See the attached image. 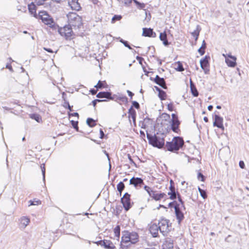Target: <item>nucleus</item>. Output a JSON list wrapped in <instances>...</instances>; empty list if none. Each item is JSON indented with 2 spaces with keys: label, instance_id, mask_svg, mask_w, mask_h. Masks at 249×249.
<instances>
[{
  "label": "nucleus",
  "instance_id": "nucleus-51",
  "mask_svg": "<svg viewBox=\"0 0 249 249\" xmlns=\"http://www.w3.org/2000/svg\"><path fill=\"white\" fill-rule=\"evenodd\" d=\"M132 105H133V107H134L136 108H137V109L140 108V105L137 102H136V101L132 102Z\"/></svg>",
  "mask_w": 249,
  "mask_h": 249
},
{
  "label": "nucleus",
  "instance_id": "nucleus-6",
  "mask_svg": "<svg viewBox=\"0 0 249 249\" xmlns=\"http://www.w3.org/2000/svg\"><path fill=\"white\" fill-rule=\"evenodd\" d=\"M60 35L65 38L67 40H71L74 38V33L73 32L71 27L69 25L64 26L57 29Z\"/></svg>",
  "mask_w": 249,
  "mask_h": 249
},
{
  "label": "nucleus",
  "instance_id": "nucleus-60",
  "mask_svg": "<svg viewBox=\"0 0 249 249\" xmlns=\"http://www.w3.org/2000/svg\"><path fill=\"white\" fill-rule=\"evenodd\" d=\"M127 92L128 93V95L132 98L134 95V94L131 91L128 90L127 91Z\"/></svg>",
  "mask_w": 249,
  "mask_h": 249
},
{
  "label": "nucleus",
  "instance_id": "nucleus-18",
  "mask_svg": "<svg viewBox=\"0 0 249 249\" xmlns=\"http://www.w3.org/2000/svg\"><path fill=\"white\" fill-rule=\"evenodd\" d=\"M153 81L157 85L160 86L164 89H167V87L165 81L163 78L160 77L159 75H156Z\"/></svg>",
  "mask_w": 249,
  "mask_h": 249
},
{
  "label": "nucleus",
  "instance_id": "nucleus-26",
  "mask_svg": "<svg viewBox=\"0 0 249 249\" xmlns=\"http://www.w3.org/2000/svg\"><path fill=\"white\" fill-rule=\"evenodd\" d=\"M170 191L168 193L169 196V198L171 200H174L177 198L178 192L176 191L175 187H169Z\"/></svg>",
  "mask_w": 249,
  "mask_h": 249
},
{
  "label": "nucleus",
  "instance_id": "nucleus-24",
  "mask_svg": "<svg viewBox=\"0 0 249 249\" xmlns=\"http://www.w3.org/2000/svg\"><path fill=\"white\" fill-rule=\"evenodd\" d=\"M159 37L164 46H167L170 44V43L167 40V34L166 31L160 33Z\"/></svg>",
  "mask_w": 249,
  "mask_h": 249
},
{
  "label": "nucleus",
  "instance_id": "nucleus-43",
  "mask_svg": "<svg viewBox=\"0 0 249 249\" xmlns=\"http://www.w3.org/2000/svg\"><path fill=\"white\" fill-rule=\"evenodd\" d=\"M122 18L121 15H114L111 19V23H115L117 21H120Z\"/></svg>",
  "mask_w": 249,
  "mask_h": 249
},
{
  "label": "nucleus",
  "instance_id": "nucleus-29",
  "mask_svg": "<svg viewBox=\"0 0 249 249\" xmlns=\"http://www.w3.org/2000/svg\"><path fill=\"white\" fill-rule=\"evenodd\" d=\"M94 87L99 90V89L107 88L108 85L106 81L99 80Z\"/></svg>",
  "mask_w": 249,
  "mask_h": 249
},
{
  "label": "nucleus",
  "instance_id": "nucleus-56",
  "mask_svg": "<svg viewBox=\"0 0 249 249\" xmlns=\"http://www.w3.org/2000/svg\"><path fill=\"white\" fill-rule=\"evenodd\" d=\"M98 90V89H91L90 90V92L92 95H95L97 93Z\"/></svg>",
  "mask_w": 249,
  "mask_h": 249
},
{
  "label": "nucleus",
  "instance_id": "nucleus-16",
  "mask_svg": "<svg viewBox=\"0 0 249 249\" xmlns=\"http://www.w3.org/2000/svg\"><path fill=\"white\" fill-rule=\"evenodd\" d=\"M136 59L139 61L140 64L141 65L142 69L145 73V74L146 76H148L149 73V69L148 68V65L145 61L144 58L142 57L137 56L136 57Z\"/></svg>",
  "mask_w": 249,
  "mask_h": 249
},
{
  "label": "nucleus",
  "instance_id": "nucleus-41",
  "mask_svg": "<svg viewBox=\"0 0 249 249\" xmlns=\"http://www.w3.org/2000/svg\"><path fill=\"white\" fill-rule=\"evenodd\" d=\"M167 108L169 111H173L175 110V107L174 103L171 102L167 104Z\"/></svg>",
  "mask_w": 249,
  "mask_h": 249
},
{
  "label": "nucleus",
  "instance_id": "nucleus-37",
  "mask_svg": "<svg viewBox=\"0 0 249 249\" xmlns=\"http://www.w3.org/2000/svg\"><path fill=\"white\" fill-rule=\"evenodd\" d=\"M29 206L39 205L41 204V201L37 198H34L33 200L29 201Z\"/></svg>",
  "mask_w": 249,
  "mask_h": 249
},
{
  "label": "nucleus",
  "instance_id": "nucleus-39",
  "mask_svg": "<svg viewBox=\"0 0 249 249\" xmlns=\"http://www.w3.org/2000/svg\"><path fill=\"white\" fill-rule=\"evenodd\" d=\"M30 118L35 120L37 122L39 123L41 121V117L40 116L37 114H32L30 115Z\"/></svg>",
  "mask_w": 249,
  "mask_h": 249
},
{
  "label": "nucleus",
  "instance_id": "nucleus-62",
  "mask_svg": "<svg viewBox=\"0 0 249 249\" xmlns=\"http://www.w3.org/2000/svg\"><path fill=\"white\" fill-rule=\"evenodd\" d=\"M170 187H175L174 182L172 179L170 180Z\"/></svg>",
  "mask_w": 249,
  "mask_h": 249
},
{
  "label": "nucleus",
  "instance_id": "nucleus-45",
  "mask_svg": "<svg viewBox=\"0 0 249 249\" xmlns=\"http://www.w3.org/2000/svg\"><path fill=\"white\" fill-rule=\"evenodd\" d=\"M177 197H178V201H179L180 203V206L183 207L185 209V206L184 202L181 199V196L179 193H177Z\"/></svg>",
  "mask_w": 249,
  "mask_h": 249
},
{
  "label": "nucleus",
  "instance_id": "nucleus-15",
  "mask_svg": "<svg viewBox=\"0 0 249 249\" xmlns=\"http://www.w3.org/2000/svg\"><path fill=\"white\" fill-rule=\"evenodd\" d=\"M173 203L175 205L176 215L178 221L180 222L184 218V214L180 210V208L182 207L180 206V204L177 203L176 201H174Z\"/></svg>",
  "mask_w": 249,
  "mask_h": 249
},
{
  "label": "nucleus",
  "instance_id": "nucleus-52",
  "mask_svg": "<svg viewBox=\"0 0 249 249\" xmlns=\"http://www.w3.org/2000/svg\"><path fill=\"white\" fill-rule=\"evenodd\" d=\"M103 101H106V100H99V99H96L92 101V104L94 107H95L96 105L97 102H100Z\"/></svg>",
  "mask_w": 249,
  "mask_h": 249
},
{
  "label": "nucleus",
  "instance_id": "nucleus-22",
  "mask_svg": "<svg viewBox=\"0 0 249 249\" xmlns=\"http://www.w3.org/2000/svg\"><path fill=\"white\" fill-rule=\"evenodd\" d=\"M19 225L21 228H25L30 222V219L27 216H22L19 219Z\"/></svg>",
  "mask_w": 249,
  "mask_h": 249
},
{
  "label": "nucleus",
  "instance_id": "nucleus-63",
  "mask_svg": "<svg viewBox=\"0 0 249 249\" xmlns=\"http://www.w3.org/2000/svg\"><path fill=\"white\" fill-rule=\"evenodd\" d=\"M213 108V107L212 105H210L208 107V109L209 110L211 111Z\"/></svg>",
  "mask_w": 249,
  "mask_h": 249
},
{
  "label": "nucleus",
  "instance_id": "nucleus-3",
  "mask_svg": "<svg viewBox=\"0 0 249 249\" xmlns=\"http://www.w3.org/2000/svg\"><path fill=\"white\" fill-rule=\"evenodd\" d=\"M69 25L74 29L80 28L83 26L82 18L75 12H69L67 15Z\"/></svg>",
  "mask_w": 249,
  "mask_h": 249
},
{
  "label": "nucleus",
  "instance_id": "nucleus-53",
  "mask_svg": "<svg viewBox=\"0 0 249 249\" xmlns=\"http://www.w3.org/2000/svg\"><path fill=\"white\" fill-rule=\"evenodd\" d=\"M197 178H201V180L202 181H204V176L202 175V174H201V173H198V175H197Z\"/></svg>",
  "mask_w": 249,
  "mask_h": 249
},
{
  "label": "nucleus",
  "instance_id": "nucleus-55",
  "mask_svg": "<svg viewBox=\"0 0 249 249\" xmlns=\"http://www.w3.org/2000/svg\"><path fill=\"white\" fill-rule=\"evenodd\" d=\"M127 157H128V159H129V160L131 163L135 164V163L133 161V159H132V158L129 154H127Z\"/></svg>",
  "mask_w": 249,
  "mask_h": 249
},
{
  "label": "nucleus",
  "instance_id": "nucleus-42",
  "mask_svg": "<svg viewBox=\"0 0 249 249\" xmlns=\"http://www.w3.org/2000/svg\"><path fill=\"white\" fill-rule=\"evenodd\" d=\"M198 190L201 197L204 199H206L207 198V195L206 194V192L199 187H198Z\"/></svg>",
  "mask_w": 249,
  "mask_h": 249
},
{
  "label": "nucleus",
  "instance_id": "nucleus-4",
  "mask_svg": "<svg viewBox=\"0 0 249 249\" xmlns=\"http://www.w3.org/2000/svg\"><path fill=\"white\" fill-rule=\"evenodd\" d=\"M184 141L182 138L179 137L173 138L171 142H167L165 144L166 149L171 152L178 151L182 147Z\"/></svg>",
  "mask_w": 249,
  "mask_h": 249
},
{
  "label": "nucleus",
  "instance_id": "nucleus-20",
  "mask_svg": "<svg viewBox=\"0 0 249 249\" xmlns=\"http://www.w3.org/2000/svg\"><path fill=\"white\" fill-rule=\"evenodd\" d=\"M129 183L137 187L138 186H141V185L143 184V181L141 178L133 177L130 179Z\"/></svg>",
  "mask_w": 249,
  "mask_h": 249
},
{
  "label": "nucleus",
  "instance_id": "nucleus-30",
  "mask_svg": "<svg viewBox=\"0 0 249 249\" xmlns=\"http://www.w3.org/2000/svg\"><path fill=\"white\" fill-rule=\"evenodd\" d=\"M201 31V28L199 25H197L196 29L191 33L192 36L195 38V41L196 42L198 38L200 32Z\"/></svg>",
  "mask_w": 249,
  "mask_h": 249
},
{
  "label": "nucleus",
  "instance_id": "nucleus-35",
  "mask_svg": "<svg viewBox=\"0 0 249 249\" xmlns=\"http://www.w3.org/2000/svg\"><path fill=\"white\" fill-rule=\"evenodd\" d=\"M87 123L90 127H94L96 125V121L92 118H89L87 120Z\"/></svg>",
  "mask_w": 249,
  "mask_h": 249
},
{
  "label": "nucleus",
  "instance_id": "nucleus-27",
  "mask_svg": "<svg viewBox=\"0 0 249 249\" xmlns=\"http://www.w3.org/2000/svg\"><path fill=\"white\" fill-rule=\"evenodd\" d=\"M96 97L99 98H105L111 100L113 99L111 97V93L109 92H100L97 94Z\"/></svg>",
  "mask_w": 249,
  "mask_h": 249
},
{
  "label": "nucleus",
  "instance_id": "nucleus-13",
  "mask_svg": "<svg viewBox=\"0 0 249 249\" xmlns=\"http://www.w3.org/2000/svg\"><path fill=\"white\" fill-rule=\"evenodd\" d=\"M209 59V56H205L204 58L200 61L201 68L203 70L206 74L208 73L210 71Z\"/></svg>",
  "mask_w": 249,
  "mask_h": 249
},
{
  "label": "nucleus",
  "instance_id": "nucleus-12",
  "mask_svg": "<svg viewBox=\"0 0 249 249\" xmlns=\"http://www.w3.org/2000/svg\"><path fill=\"white\" fill-rule=\"evenodd\" d=\"M121 202L126 211H127L131 207L130 195L126 193L121 198Z\"/></svg>",
  "mask_w": 249,
  "mask_h": 249
},
{
  "label": "nucleus",
  "instance_id": "nucleus-44",
  "mask_svg": "<svg viewBox=\"0 0 249 249\" xmlns=\"http://www.w3.org/2000/svg\"><path fill=\"white\" fill-rule=\"evenodd\" d=\"M43 49L50 53H56L57 52V49H56V48H55L53 47L52 48H46V47H44Z\"/></svg>",
  "mask_w": 249,
  "mask_h": 249
},
{
  "label": "nucleus",
  "instance_id": "nucleus-47",
  "mask_svg": "<svg viewBox=\"0 0 249 249\" xmlns=\"http://www.w3.org/2000/svg\"><path fill=\"white\" fill-rule=\"evenodd\" d=\"M120 41L123 43L126 47L128 48L129 49L131 50L132 48L129 45L128 42L127 41H125L122 39H121Z\"/></svg>",
  "mask_w": 249,
  "mask_h": 249
},
{
  "label": "nucleus",
  "instance_id": "nucleus-1",
  "mask_svg": "<svg viewBox=\"0 0 249 249\" xmlns=\"http://www.w3.org/2000/svg\"><path fill=\"white\" fill-rule=\"evenodd\" d=\"M139 235L137 232L124 230L122 232L120 244V249H129L132 246L137 244L139 242Z\"/></svg>",
  "mask_w": 249,
  "mask_h": 249
},
{
  "label": "nucleus",
  "instance_id": "nucleus-25",
  "mask_svg": "<svg viewBox=\"0 0 249 249\" xmlns=\"http://www.w3.org/2000/svg\"><path fill=\"white\" fill-rule=\"evenodd\" d=\"M156 89L158 91V97L160 100H165L167 98V94L165 91L161 89L158 87H156Z\"/></svg>",
  "mask_w": 249,
  "mask_h": 249
},
{
  "label": "nucleus",
  "instance_id": "nucleus-46",
  "mask_svg": "<svg viewBox=\"0 0 249 249\" xmlns=\"http://www.w3.org/2000/svg\"><path fill=\"white\" fill-rule=\"evenodd\" d=\"M63 107L65 108H68L70 111H72V107L70 105L69 102L65 101L63 104Z\"/></svg>",
  "mask_w": 249,
  "mask_h": 249
},
{
  "label": "nucleus",
  "instance_id": "nucleus-31",
  "mask_svg": "<svg viewBox=\"0 0 249 249\" xmlns=\"http://www.w3.org/2000/svg\"><path fill=\"white\" fill-rule=\"evenodd\" d=\"M206 44L205 40H203L201 47L198 50V52L201 55H203L205 53Z\"/></svg>",
  "mask_w": 249,
  "mask_h": 249
},
{
  "label": "nucleus",
  "instance_id": "nucleus-7",
  "mask_svg": "<svg viewBox=\"0 0 249 249\" xmlns=\"http://www.w3.org/2000/svg\"><path fill=\"white\" fill-rule=\"evenodd\" d=\"M144 189L147 192L149 196L155 201H160L166 196L164 193H158V191L147 185L144 187Z\"/></svg>",
  "mask_w": 249,
  "mask_h": 249
},
{
  "label": "nucleus",
  "instance_id": "nucleus-34",
  "mask_svg": "<svg viewBox=\"0 0 249 249\" xmlns=\"http://www.w3.org/2000/svg\"><path fill=\"white\" fill-rule=\"evenodd\" d=\"M176 66L175 69L178 71H182L184 70L182 63L180 61H178L175 63Z\"/></svg>",
  "mask_w": 249,
  "mask_h": 249
},
{
  "label": "nucleus",
  "instance_id": "nucleus-48",
  "mask_svg": "<svg viewBox=\"0 0 249 249\" xmlns=\"http://www.w3.org/2000/svg\"><path fill=\"white\" fill-rule=\"evenodd\" d=\"M161 117L164 118L166 120H168L170 119V116L167 113H163L161 114Z\"/></svg>",
  "mask_w": 249,
  "mask_h": 249
},
{
  "label": "nucleus",
  "instance_id": "nucleus-5",
  "mask_svg": "<svg viewBox=\"0 0 249 249\" xmlns=\"http://www.w3.org/2000/svg\"><path fill=\"white\" fill-rule=\"evenodd\" d=\"M147 139L149 143L153 146L158 148H162L164 145L165 140L164 137H160L156 135L150 136L147 135Z\"/></svg>",
  "mask_w": 249,
  "mask_h": 249
},
{
  "label": "nucleus",
  "instance_id": "nucleus-36",
  "mask_svg": "<svg viewBox=\"0 0 249 249\" xmlns=\"http://www.w3.org/2000/svg\"><path fill=\"white\" fill-rule=\"evenodd\" d=\"M125 186L123 182H120L117 185V189L118 192L120 193V195H121L122 191L124 189Z\"/></svg>",
  "mask_w": 249,
  "mask_h": 249
},
{
  "label": "nucleus",
  "instance_id": "nucleus-50",
  "mask_svg": "<svg viewBox=\"0 0 249 249\" xmlns=\"http://www.w3.org/2000/svg\"><path fill=\"white\" fill-rule=\"evenodd\" d=\"M71 124L72 125L73 127L75 128L76 129H78V122L77 121H71Z\"/></svg>",
  "mask_w": 249,
  "mask_h": 249
},
{
  "label": "nucleus",
  "instance_id": "nucleus-23",
  "mask_svg": "<svg viewBox=\"0 0 249 249\" xmlns=\"http://www.w3.org/2000/svg\"><path fill=\"white\" fill-rule=\"evenodd\" d=\"M104 247L106 249H115V246L114 244L112 243L110 240L104 239L103 245Z\"/></svg>",
  "mask_w": 249,
  "mask_h": 249
},
{
  "label": "nucleus",
  "instance_id": "nucleus-10",
  "mask_svg": "<svg viewBox=\"0 0 249 249\" xmlns=\"http://www.w3.org/2000/svg\"><path fill=\"white\" fill-rule=\"evenodd\" d=\"M148 230L153 237H157L159 236V231L160 229L158 228V220L156 219L153 220L148 224Z\"/></svg>",
  "mask_w": 249,
  "mask_h": 249
},
{
  "label": "nucleus",
  "instance_id": "nucleus-17",
  "mask_svg": "<svg viewBox=\"0 0 249 249\" xmlns=\"http://www.w3.org/2000/svg\"><path fill=\"white\" fill-rule=\"evenodd\" d=\"M78 0H68V4L72 10L78 11L81 9V6Z\"/></svg>",
  "mask_w": 249,
  "mask_h": 249
},
{
  "label": "nucleus",
  "instance_id": "nucleus-58",
  "mask_svg": "<svg viewBox=\"0 0 249 249\" xmlns=\"http://www.w3.org/2000/svg\"><path fill=\"white\" fill-rule=\"evenodd\" d=\"M41 170H42V172L43 175L44 177L45 176V165H41Z\"/></svg>",
  "mask_w": 249,
  "mask_h": 249
},
{
  "label": "nucleus",
  "instance_id": "nucleus-49",
  "mask_svg": "<svg viewBox=\"0 0 249 249\" xmlns=\"http://www.w3.org/2000/svg\"><path fill=\"white\" fill-rule=\"evenodd\" d=\"M46 0H35V2L36 3L37 5H42L44 3Z\"/></svg>",
  "mask_w": 249,
  "mask_h": 249
},
{
  "label": "nucleus",
  "instance_id": "nucleus-64",
  "mask_svg": "<svg viewBox=\"0 0 249 249\" xmlns=\"http://www.w3.org/2000/svg\"><path fill=\"white\" fill-rule=\"evenodd\" d=\"M203 120L206 123H207L209 121L208 118L207 117H204Z\"/></svg>",
  "mask_w": 249,
  "mask_h": 249
},
{
  "label": "nucleus",
  "instance_id": "nucleus-59",
  "mask_svg": "<svg viewBox=\"0 0 249 249\" xmlns=\"http://www.w3.org/2000/svg\"><path fill=\"white\" fill-rule=\"evenodd\" d=\"M103 242H104V240H100L99 241H97L96 242V244L97 245H100L101 246V247H103Z\"/></svg>",
  "mask_w": 249,
  "mask_h": 249
},
{
  "label": "nucleus",
  "instance_id": "nucleus-9",
  "mask_svg": "<svg viewBox=\"0 0 249 249\" xmlns=\"http://www.w3.org/2000/svg\"><path fill=\"white\" fill-rule=\"evenodd\" d=\"M159 225L158 228L160 231L163 234L167 233L169 231V220L165 218H161L160 220H158Z\"/></svg>",
  "mask_w": 249,
  "mask_h": 249
},
{
  "label": "nucleus",
  "instance_id": "nucleus-61",
  "mask_svg": "<svg viewBox=\"0 0 249 249\" xmlns=\"http://www.w3.org/2000/svg\"><path fill=\"white\" fill-rule=\"evenodd\" d=\"M120 100H121L123 102H127V98L126 97H123L120 98Z\"/></svg>",
  "mask_w": 249,
  "mask_h": 249
},
{
  "label": "nucleus",
  "instance_id": "nucleus-38",
  "mask_svg": "<svg viewBox=\"0 0 249 249\" xmlns=\"http://www.w3.org/2000/svg\"><path fill=\"white\" fill-rule=\"evenodd\" d=\"M133 2L136 5L138 8L143 9L145 7V4L143 3H141L137 0H133Z\"/></svg>",
  "mask_w": 249,
  "mask_h": 249
},
{
  "label": "nucleus",
  "instance_id": "nucleus-11",
  "mask_svg": "<svg viewBox=\"0 0 249 249\" xmlns=\"http://www.w3.org/2000/svg\"><path fill=\"white\" fill-rule=\"evenodd\" d=\"M225 58V62L227 65L230 67H235L236 65V57L231 55V53L223 54Z\"/></svg>",
  "mask_w": 249,
  "mask_h": 249
},
{
  "label": "nucleus",
  "instance_id": "nucleus-33",
  "mask_svg": "<svg viewBox=\"0 0 249 249\" xmlns=\"http://www.w3.org/2000/svg\"><path fill=\"white\" fill-rule=\"evenodd\" d=\"M129 117H131L134 120H135L136 112L133 109V107H131L128 110Z\"/></svg>",
  "mask_w": 249,
  "mask_h": 249
},
{
  "label": "nucleus",
  "instance_id": "nucleus-32",
  "mask_svg": "<svg viewBox=\"0 0 249 249\" xmlns=\"http://www.w3.org/2000/svg\"><path fill=\"white\" fill-rule=\"evenodd\" d=\"M120 231L121 228L119 225L116 226L114 229H113V232L115 235V236L117 238V240H119L120 236Z\"/></svg>",
  "mask_w": 249,
  "mask_h": 249
},
{
  "label": "nucleus",
  "instance_id": "nucleus-14",
  "mask_svg": "<svg viewBox=\"0 0 249 249\" xmlns=\"http://www.w3.org/2000/svg\"><path fill=\"white\" fill-rule=\"evenodd\" d=\"M213 125L216 126L218 128L220 129L222 131L224 130V126L223 125V119L222 117L219 116L218 115H215L214 116V121L213 123Z\"/></svg>",
  "mask_w": 249,
  "mask_h": 249
},
{
  "label": "nucleus",
  "instance_id": "nucleus-54",
  "mask_svg": "<svg viewBox=\"0 0 249 249\" xmlns=\"http://www.w3.org/2000/svg\"><path fill=\"white\" fill-rule=\"evenodd\" d=\"M239 165L240 168L242 169H244L245 168L244 162L242 160L239 161Z\"/></svg>",
  "mask_w": 249,
  "mask_h": 249
},
{
  "label": "nucleus",
  "instance_id": "nucleus-21",
  "mask_svg": "<svg viewBox=\"0 0 249 249\" xmlns=\"http://www.w3.org/2000/svg\"><path fill=\"white\" fill-rule=\"evenodd\" d=\"M28 9L30 14L35 18H37L38 14L36 13V7L34 2H31L28 5Z\"/></svg>",
  "mask_w": 249,
  "mask_h": 249
},
{
  "label": "nucleus",
  "instance_id": "nucleus-19",
  "mask_svg": "<svg viewBox=\"0 0 249 249\" xmlns=\"http://www.w3.org/2000/svg\"><path fill=\"white\" fill-rule=\"evenodd\" d=\"M142 36L149 37H156V34L153 31L152 29L144 28L142 29Z\"/></svg>",
  "mask_w": 249,
  "mask_h": 249
},
{
  "label": "nucleus",
  "instance_id": "nucleus-40",
  "mask_svg": "<svg viewBox=\"0 0 249 249\" xmlns=\"http://www.w3.org/2000/svg\"><path fill=\"white\" fill-rule=\"evenodd\" d=\"M173 249V244L170 242L165 241L164 244V248L163 249Z\"/></svg>",
  "mask_w": 249,
  "mask_h": 249
},
{
  "label": "nucleus",
  "instance_id": "nucleus-2",
  "mask_svg": "<svg viewBox=\"0 0 249 249\" xmlns=\"http://www.w3.org/2000/svg\"><path fill=\"white\" fill-rule=\"evenodd\" d=\"M41 19L42 22L53 30H56L58 25L54 22L53 18L45 11H40L36 18Z\"/></svg>",
  "mask_w": 249,
  "mask_h": 249
},
{
  "label": "nucleus",
  "instance_id": "nucleus-57",
  "mask_svg": "<svg viewBox=\"0 0 249 249\" xmlns=\"http://www.w3.org/2000/svg\"><path fill=\"white\" fill-rule=\"evenodd\" d=\"M100 138L101 139H103L104 137L105 134H104V131L102 130V129H100Z\"/></svg>",
  "mask_w": 249,
  "mask_h": 249
},
{
  "label": "nucleus",
  "instance_id": "nucleus-28",
  "mask_svg": "<svg viewBox=\"0 0 249 249\" xmlns=\"http://www.w3.org/2000/svg\"><path fill=\"white\" fill-rule=\"evenodd\" d=\"M190 84L192 94L194 97H197L198 96V92L196 88V86L194 85L191 79H190Z\"/></svg>",
  "mask_w": 249,
  "mask_h": 249
},
{
  "label": "nucleus",
  "instance_id": "nucleus-8",
  "mask_svg": "<svg viewBox=\"0 0 249 249\" xmlns=\"http://www.w3.org/2000/svg\"><path fill=\"white\" fill-rule=\"evenodd\" d=\"M172 119L170 121V125L172 130L176 133H179L180 132L179 125L180 121L179 120L177 114L173 113L171 115Z\"/></svg>",
  "mask_w": 249,
  "mask_h": 249
}]
</instances>
